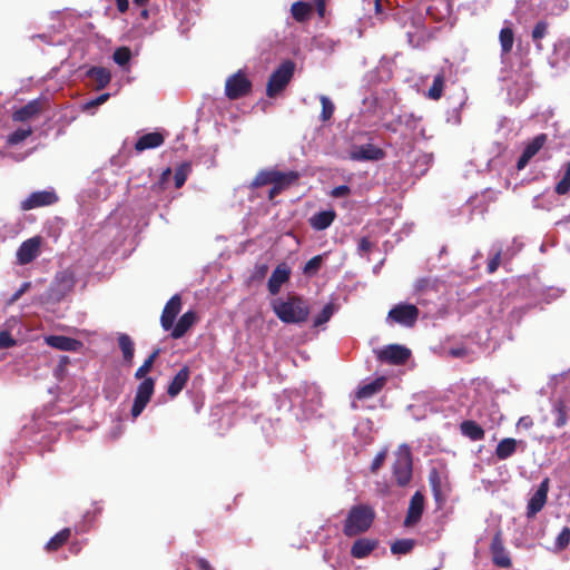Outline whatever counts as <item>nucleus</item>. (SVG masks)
I'll use <instances>...</instances> for the list:
<instances>
[{"mask_svg": "<svg viewBox=\"0 0 570 570\" xmlns=\"http://www.w3.org/2000/svg\"><path fill=\"white\" fill-rule=\"evenodd\" d=\"M272 308L279 321L285 324H302L309 316L308 304L303 297L295 294H289L286 299H274Z\"/></svg>", "mask_w": 570, "mask_h": 570, "instance_id": "nucleus-1", "label": "nucleus"}, {"mask_svg": "<svg viewBox=\"0 0 570 570\" xmlns=\"http://www.w3.org/2000/svg\"><path fill=\"white\" fill-rule=\"evenodd\" d=\"M375 510L367 504L353 505L346 515L343 524V533L347 538H353L365 533L375 520Z\"/></svg>", "mask_w": 570, "mask_h": 570, "instance_id": "nucleus-2", "label": "nucleus"}, {"mask_svg": "<svg viewBox=\"0 0 570 570\" xmlns=\"http://www.w3.org/2000/svg\"><path fill=\"white\" fill-rule=\"evenodd\" d=\"M295 71V63L292 60L283 61L269 76L266 86V96L275 98L285 90L291 82Z\"/></svg>", "mask_w": 570, "mask_h": 570, "instance_id": "nucleus-3", "label": "nucleus"}, {"mask_svg": "<svg viewBox=\"0 0 570 570\" xmlns=\"http://www.w3.org/2000/svg\"><path fill=\"white\" fill-rule=\"evenodd\" d=\"M393 475L399 487H405L412 479L413 462L411 449L406 444L399 446L392 466Z\"/></svg>", "mask_w": 570, "mask_h": 570, "instance_id": "nucleus-4", "label": "nucleus"}, {"mask_svg": "<svg viewBox=\"0 0 570 570\" xmlns=\"http://www.w3.org/2000/svg\"><path fill=\"white\" fill-rule=\"evenodd\" d=\"M253 83L245 71L238 70L230 75L225 82V95L229 100H237L252 92Z\"/></svg>", "mask_w": 570, "mask_h": 570, "instance_id": "nucleus-5", "label": "nucleus"}, {"mask_svg": "<svg viewBox=\"0 0 570 570\" xmlns=\"http://www.w3.org/2000/svg\"><path fill=\"white\" fill-rule=\"evenodd\" d=\"M419 315L420 312L415 305L401 303L390 309L387 318L405 327H412L415 325Z\"/></svg>", "mask_w": 570, "mask_h": 570, "instance_id": "nucleus-6", "label": "nucleus"}, {"mask_svg": "<svg viewBox=\"0 0 570 570\" xmlns=\"http://www.w3.org/2000/svg\"><path fill=\"white\" fill-rule=\"evenodd\" d=\"M155 391V380L146 377L137 387L131 407L132 419H137L149 403Z\"/></svg>", "mask_w": 570, "mask_h": 570, "instance_id": "nucleus-7", "label": "nucleus"}, {"mask_svg": "<svg viewBox=\"0 0 570 570\" xmlns=\"http://www.w3.org/2000/svg\"><path fill=\"white\" fill-rule=\"evenodd\" d=\"M59 196L53 189L38 190L31 193L20 203V208L28 212L35 208L51 206L58 203Z\"/></svg>", "mask_w": 570, "mask_h": 570, "instance_id": "nucleus-8", "label": "nucleus"}, {"mask_svg": "<svg viewBox=\"0 0 570 570\" xmlns=\"http://www.w3.org/2000/svg\"><path fill=\"white\" fill-rule=\"evenodd\" d=\"M49 108V100L47 98H37L30 100L28 104L17 109L12 114V120L24 122L38 117L43 110Z\"/></svg>", "mask_w": 570, "mask_h": 570, "instance_id": "nucleus-9", "label": "nucleus"}, {"mask_svg": "<svg viewBox=\"0 0 570 570\" xmlns=\"http://www.w3.org/2000/svg\"><path fill=\"white\" fill-rule=\"evenodd\" d=\"M410 357L411 350L399 344L387 345L377 353V358L381 362L392 365H403Z\"/></svg>", "mask_w": 570, "mask_h": 570, "instance_id": "nucleus-10", "label": "nucleus"}, {"mask_svg": "<svg viewBox=\"0 0 570 570\" xmlns=\"http://www.w3.org/2000/svg\"><path fill=\"white\" fill-rule=\"evenodd\" d=\"M429 483L439 508H442L446 501L450 487L445 478H443L438 469H432L429 473Z\"/></svg>", "mask_w": 570, "mask_h": 570, "instance_id": "nucleus-11", "label": "nucleus"}, {"mask_svg": "<svg viewBox=\"0 0 570 570\" xmlns=\"http://www.w3.org/2000/svg\"><path fill=\"white\" fill-rule=\"evenodd\" d=\"M41 238L39 236L31 237L21 243L17 250V262L19 265L30 264L40 253Z\"/></svg>", "mask_w": 570, "mask_h": 570, "instance_id": "nucleus-12", "label": "nucleus"}, {"mask_svg": "<svg viewBox=\"0 0 570 570\" xmlns=\"http://www.w3.org/2000/svg\"><path fill=\"white\" fill-rule=\"evenodd\" d=\"M548 140V136L546 134L537 135L531 141H529L521 156L517 161L518 170L523 169L529 161L540 151V149L544 146Z\"/></svg>", "mask_w": 570, "mask_h": 570, "instance_id": "nucleus-13", "label": "nucleus"}, {"mask_svg": "<svg viewBox=\"0 0 570 570\" xmlns=\"http://www.w3.org/2000/svg\"><path fill=\"white\" fill-rule=\"evenodd\" d=\"M490 551L492 561L495 566L501 568H510L512 566L511 558L504 548L501 532H497L491 541Z\"/></svg>", "mask_w": 570, "mask_h": 570, "instance_id": "nucleus-14", "label": "nucleus"}, {"mask_svg": "<svg viewBox=\"0 0 570 570\" xmlns=\"http://www.w3.org/2000/svg\"><path fill=\"white\" fill-rule=\"evenodd\" d=\"M75 285V273L70 269H65L56 274L52 291L56 293V297L60 299L65 295L72 292Z\"/></svg>", "mask_w": 570, "mask_h": 570, "instance_id": "nucleus-15", "label": "nucleus"}, {"mask_svg": "<svg viewBox=\"0 0 570 570\" xmlns=\"http://www.w3.org/2000/svg\"><path fill=\"white\" fill-rule=\"evenodd\" d=\"M423 511L424 495L420 491H416L410 500L406 517L404 520V525L412 527L416 524L421 520Z\"/></svg>", "mask_w": 570, "mask_h": 570, "instance_id": "nucleus-16", "label": "nucleus"}, {"mask_svg": "<svg viewBox=\"0 0 570 570\" xmlns=\"http://www.w3.org/2000/svg\"><path fill=\"white\" fill-rule=\"evenodd\" d=\"M181 309V298L179 295H174L165 305L160 323L164 330L168 331L174 326V322Z\"/></svg>", "mask_w": 570, "mask_h": 570, "instance_id": "nucleus-17", "label": "nucleus"}, {"mask_svg": "<svg viewBox=\"0 0 570 570\" xmlns=\"http://www.w3.org/2000/svg\"><path fill=\"white\" fill-rule=\"evenodd\" d=\"M549 479L546 478L537 489L535 493L531 497L528 503V517L535 515L538 512L542 510L547 502L548 492H549Z\"/></svg>", "mask_w": 570, "mask_h": 570, "instance_id": "nucleus-18", "label": "nucleus"}, {"mask_svg": "<svg viewBox=\"0 0 570 570\" xmlns=\"http://www.w3.org/2000/svg\"><path fill=\"white\" fill-rule=\"evenodd\" d=\"M351 159L356 161L364 160H381L384 158L385 153L380 147H376L372 144H365L355 147L351 154Z\"/></svg>", "mask_w": 570, "mask_h": 570, "instance_id": "nucleus-19", "label": "nucleus"}, {"mask_svg": "<svg viewBox=\"0 0 570 570\" xmlns=\"http://www.w3.org/2000/svg\"><path fill=\"white\" fill-rule=\"evenodd\" d=\"M48 346L59 351L77 352L83 346L82 342L63 335H49L45 337Z\"/></svg>", "mask_w": 570, "mask_h": 570, "instance_id": "nucleus-20", "label": "nucleus"}, {"mask_svg": "<svg viewBox=\"0 0 570 570\" xmlns=\"http://www.w3.org/2000/svg\"><path fill=\"white\" fill-rule=\"evenodd\" d=\"M291 272L285 264L278 265L272 273L267 287L272 295L279 293L281 287L284 283L289 279Z\"/></svg>", "mask_w": 570, "mask_h": 570, "instance_id": "nucleus-21", "label": "nucleus"}, {"mask_svg": "<svg viewBox=\"0 0 570 570\" xmlns=\"http://www.w3.org/2000/svg\"><path fill=\"white\" fill-rule=\"evenodd\" d=\"M379 541L375 539L361 538L354 541L351 548V556L355 559H364L368 557L377 547Z\"/></svg>", "mask_w": 570, "mask_h": 570, "instance_id": "nucleus-22", "label": "nucleus"}, {"mask_svg": "<svg viewBox=\"0 0 570 570\" xmlns=\"http://www.w3.org/2000/svg\"><path fill=\"white\" fill-rule=\"evenodd\" d=\"M190 376V371L188 366H183L178 373L174 376L167 387V394L170 397L177 396L183 389L186 386Z\"/></svg>", "mask_w": 570, "mask_h": 570, "instance_id": "nucleus-23", "label": "nucleus"}, {"mask_svg": "<svg viewBox=\"0 0 570 570\" xmlns=\"http://www.w3.org/2000/svg\"><path fill=\"white\" fill-rule=\"evenodd\" d=\"M165 141V137L161 132L154 131L142 135L135 144V149L141 153L146 149L157 148Z\"/></svg>", "mask_w": 570, "mask_h": 570, "instance_id": "nucleus-24", "label": "nucleus"}, {"mask_svg": "<svg viewBox=\"0 0 570 570\" xmlns=\"http://www.w3.org/2000/svg\"><path fill=\"white\" fill-rule=\"evenodd\" d=\"M195 321H196L195 312L188 311V312L184 313L180 316V318L178 320V322L176 323V325L171 327L173 328L171 334H170L171 337L173 338L183 337L188 332V330L193 326Z\"/></svg>", "mask_w": 570, "mask_h": 570, "instance_id": "nucleus-25", "label": "nucleus"}, {"mask_svg": "<svg viewBox=\"0 0 570 570\" xmlns=\"http://www.w3.org/2000/svg\"><path fill=\"white\" fill-rule=\"evenodd\" d=\"M386 379L384 376L377 377L374 381L360 386L355 393L356 399L365 400L377 394L385 385Z\"/></svg>", "mask_w": 570, "mask_h": 570, "instance_id": "nucleus-26", "label": "nucleus"}, {"mask_svg": "<svg viewBox=\"0 0 570 570\" xmlns=\"http://www.w3.org/2000/svg\"><path fill=\"white\" fill-rule=\"evenodd\" d=\"M335 217H336V214L334 210H332V209L331 210H322V212L314 214L309 218V225L315 230H324L332 225Z\"/></svg>", "mask_w": 570, "mask_h": 570, "instance_id": "nucleus-27", "label": "nucleus"}, {"mask_svg": "<svg viewBox=\"0 0 570 570\" xmlns=\"http://www.w3.org/2000/svg\"><path fill=\"white\" fill-rule=\"evenodd\" d=\"M461 433L469 438L471 441H481L485 436V432L481 425H479L475 421L465 420L460 424Z\"/></svg>", "mask_w": 570, "mask_h": 570, "instance_id": "nucleus-28", "label": "nucleus"}, {"mask_svg": "<svg viewBox=\"0 0 570 570\" xmlns=\"http://www.w3.org/2000/svg\"><path fill=\"white\" fill-rule=\"evenodd\" d=\"M87 76L95 81L96 88L101 90L108 86L111 80V73L107 68L92 67L87 71Z\"/></svg>", "mask_w": 570, "mask_h": 570, "instance_id": "nucleus-29", "label": "nucleus"}, {"mask_svg": "<svg viewBox=\"0 0 570 570\" xmlns=\"http://www.w3.org/2000/svg\"><path fill=\"white\" fill-rule=\"evenodd\" d=\"M299 178L301 174L298 171L289 170L287 173H283L276 170L273 185L277 186L282 190H285L291 186L296 185Z\"/></svg>", "mask_w": 570, "mask_h": 570, "instance_id": "nucleus-30", "label": "nucleus"}, {"mask_svg": "<svg viewBox=\"0 0 570 570\" xmlns=\"http://www.w3.org/2000/svg\"><path fill=\"white\" fill-rule=\"evenodd\" d=\"M518 441L513 438L502 439L495 449V456L503 461L511 458L517 452Z\"/></svg>", "mask_w": 570, "mask_h": 570, "instance_id": "nucleus-31", "label": "nucleus"}, {"mask_svg": "<svg viewBox=\"0 0 570 570\" xmlns=\"http://www.w3.org/2000/svg\"><path fill=\"white\" fill-rule=\"evenodd\" d=\"M415 293L417 295H425L428 293H438L440 289V281L438 278L422 277L415 282Z\"/></svg>", "mask_w": 570, "mask_h": 570, "instance_id": "nucleus-32", "label": "nucleus"}, {"mask_svg": "<svg viewBox=\"0 0 570 570\" xmlns=\"http://www.w3.org/2000/svg\"><path fill=\"white\" fill-rule=\"evenodd\" d=\"M71 537V530L69 528H63L61 531L56 533L46 544V550L48 552H53L59 550L63 544L68 542Z\"/></svg>", "mask_w": 570, "mask_h": 570, "instance_id": "nucleus-33", "label": "nucleus"}, {"mask_svg": "<svg viewBox=\"0 0 570 570\" xmlns=\"http://www.w3.org/2000/svg\"><path fill=\"white\" fill-rule=\"evenodd\" d=\"M499 41L501 46V55L505 56L512 51L514 43V32L511 27H504L500 30Z\"/></svg>", "mask_w": 570, "mask_h": 570, "instance_id": "nucleus-34", "label": "nucleus"}, {"mask_svg": "<svg viewBox=\"0 0 570 570\" xmlns=\"http://www.w3.org/2000/svg\"><path fill=\"white\" fill-rule=\"evenodd\" d=\"M312 10V6L304 1H296L291 8L292 16L297 22L306 21L311 16Z\"/></svg>", "mask_w": 570, "mask_h": 570, "instance_id": "nucleus-35", "label": "nucleus"}, {"mask_svg": "<svg viewBox=\"0 0 570 570\" xmlns=\"http://www.w3.org/2000/svg\"><path fill=\"white\" fill-rule=\"evenodd\" d=\"M276 169H263L259 170L254 179L252 180L249 187L253 189L274 184Z\"/></svg>", "mask_w": 570, "mask_h": 570, "instance_id": "nucleus-36", "label": "nucleus"}, {"mask_svg": "<svg viewBox=\"0 0 570 570\" xmlns=\"http://www.w3.org/2000/svg\"><path fill=\"white\" fill-rule=\"evenodd\" d=\"M444 85H445V73L442 70L434 76L432 86L429 88V91H428V97L432 100H439L443 95Z\"/></svg>", "mask_w": 570, "mask_h": 570, "instance_id": "nucleus-37", "label": "nucleus"}, {"mask_svg": "<svg viewBox=\"0 0 570 570\" xmlns=\"http://www.w3.org/2000/svg\"><path fill=\"white\" fill-rule=\"evenodd\" d=\"M118 345L122 352L124 360L127 363H131L135 353V345L130 336L127 334H120L118 336Z\"/></svg>", "mask_w": 570, "mask_h": 570, "instance_id": "nucleus-38", "label": "nucleus"}, {"mask_svg": "<svg viewBox=\"0 0 570 570\" xmlns=\"http://www.w3.org/2000/svg\"><path fill=\"white\" fill-rule=\"evenodd\" d=\"M554 425L562 428L568 422V407L562 400H558L553 404Z\"/></svg>", "mask_w": 570, "mask_h": 570, "instance_id": "nucleus-39", "label": "nucleus"}, {"mask_svg": "<svg viewBox=\"0 0 570 570\" xmlns=\"http://www.w3.org/2000/svg\"><path fill=\"white\" fill-rule=\"evenodd\" d=\"M160 353V348H156L145 361L144 363L137 368L135 373V377L137 380L146 379L145 376L151 371L153 365L158 357Z\"/></svg>", "mask_w": 570, "mask_h": 570, "instance_id": "nucleus-40", "label": "nucleus"}, {"mask_svg": "<svg viewBox=\"0 0 570 570\" xmlns=\"http://www.w3.org/2000/svg\"><path fill=\"white\" fill-rule=\"evenodd\" d=\"M415 546L413 539H399L391 544V552L393 554H406L410 553Z\"/></svg>", "mask_w": 570, "mask_h": 570, "instance_id": "nucleus-41", "label": "nucleus"}, {"mask_svg": "<svg viewBox=\"0 0 570 570\" xmlns=\"http://www.w3.org/2000/svg\"><path fill=\"white\" fill-rule=\"evenodd\" d=\"M32 134L31 127L27 128H18L7 137V144L9 146H16L23 140H26L28 137H30Z\"/></svg>", "mask_w": 570, "mask_h": 570, "instance_id": "nucleus-42", "label": "nucleus"}, {"mask_svg": "<svg viewBox=\"0 0 570 570\" xmlns=\"http://www.w3.org/2000/svg\"><path fill=\"white\" fill-rule=\"evenodd\" d=\"M320 102L322 105L320 118L323 122H326L332 119L335 111V105L327 96L324 95L320 96Z\"/></svg>", "mask_w": 570, "mask_h": 570, "instance_id": "nucleus-43", "label": "nucleus"}, {"mask_svg": "<svg viewBox=\"0 0 570 570\" xmlns=\"http://www.w3.org/2000/svg\"><path fill=\"white\" fill-rule=\"evenodd\" d=\"M556 194L562 196L570 191V161L564 164V174L554 187Z\"/></svg>", "mask_w": 570, "mask_h": 570, "instance_id": "nucleus-44", "label": "nucleus"}, {"mask_svg": "<svg viewBox=\"0 0 570 570\" xmlns=\"http://www.w3.org/2000/svg\"><path fill=\"white\" fill-rule=\"evenodd\" d=\"M335 311V306L333 303L326 304L323 309L315 316L313 321L314 327H318L325 323H327L333 316Z\"/></svg>", "mask_w": 570, "mask_h": 570, "instance_id": "nucleus-45", "label": "nucleus"}, {"mask_svg": "<svg viewBox=\"0 0 570 570\" xmlns=\"http://www.w3.org/2000/svg\"><path fill=\"white\" fill-rule=\"evenodd\" d=\"M112 59L114 61L124 67L126 66L130 59H131V50L128 48V47H119L115 50L114 55H112Z\"/></svg>", "mask_w": 570, "mask_h": 570, "instance_id": "nucleus-46", "label": "nucleus"}, {"mask_svg": "<svg viewBox=\"0 0 570 570\" xmlns=\"http://www.w3.org/2000/svg\"><path fill=\"white\" fill-rule=\"evenodd\" d=\"M548 22L544 21V20H540L535 23L533 30H532V33H531V37H532V40L534 42H537V47L539 49H541V45L539 43V41L546 37L547 35V31H548Z\"/></svg>", "mask_w": 570, "mask_h": 570, "instance_id": "nucleus-47", "label": "nucleus"}, {"mask_svg": "<svg viewBox=\"0 0 570 570\" xmlns=\"http://www.w3.org/2000/svg\"><path fill=\"white\" fill-rule=\"evenodd\" d=\"M322 264H323V255H316L306 262V264L303 268V273L305 275H309V276L315 275L320 271Z\"/></svg>", "mask_w": 570, "mask_h": 570, "instance_id": "nucleus-48", "label": "nucleus"}, {"mask_svg": "<svg viewBox=\"0 0 570 570\" xmlns=\"http://www.w3.org/2000/svg\"><path fill=\"white\" fill-rule=\"evenodd\" d=\"M189 170H190V166L188 164H184L179 168L176 169L175 176H174L176 188H180L184 186Z\"/></svg>", "mask_w": 570, "mask_h": 570, "instance_id": "nucleus-49", "label": "nucleus"}, {"mask_svg": "<svg viewBox=\"0 0 570 570\" xmlns=\"http://www.w3.org/2000/svg\"><path fill=\"white\" fill-rule=\"evenodd\" d=\"M570 543V528L564 527L557 537L556 546L558 550H564Z\"/></svg>", "mask_w": 570, "mask_h": 570, "instance_id": "nucleus-50", "label": "nucleus"}, {"mask_svg": "<svg viewBox=\"0 0 570 570\" xmlns=\"http://www.w3.org/2000/svg\"><path fill=\"white\" fill-rule=\"evenodd\" d=\"M386 455H387L386 449H383L375 455V458L372 461V464L370 466V470L372 473H376L382 468V465L384 464V461L386 459Z\"/></svg>", "mask_w": 570, "mask_h": 570, "instance_id": "nucleus-51", "label": "nucleus"}, {"mask_svg": "<svg viewBox=\"0 0 570 570\" xmlns=\"http://www.w3.org/2000/svg\"><path fill=\"white\" fill-rule=\"evenodd\" d=\"M267 273H268L267 264H256L252 272L250 279L252 281H261L267 275Z\"/></svg>", "mask_w": 570, "mask_h": 570, "instance_id": "nucleus-52", "label": "nucleus"}, {"mask_svg": "<svg viewBox=\"0 0 570 570\" xmlns=\"http://www.w3.org/2000/svg\"><path fill=\"white\" fill-rule=\"evenodd\" d=\"M16 340L8 331L0 332V348H9L16 345Z\"/></svg>", "mask_w": 570, "mask_h": 570, "instance_id": "nucleus-53", "label": "nucleus"}, {"mask_svg": "<svg viewBox=\"0 0 570 570\" xmlns=\"http://www.w3.org/2000/svg\"><path fill=\"white\" fill-rule=\"evenodd\" d=\"M501 263V250H498L494 256L488 262L487 271L489 274L497 272Z\"/></svg>", "mask_w": 570, "mask_h": 570, "instance_id": "nucleus-54", "label": "nucleus"}, {"mask_svg": "<svg viewBox=\"0 0 570 570\" xmlns=\"http://www.w3.org/2000/svg\"><path fill=\"white\" fill-rule=\"evenodd\" d=\"M29 288H30V283L29 282L22 283L20 288L18 291H16L12 294V296L9 298L8 304L11 305V304L16 303L26 292L29 291Z\"/></svg>", "mask_w": 570, "mask_h": 570, "instance_id": "nucleus-55", "label": "nucleus"}, {"mask_svg": "<svg viewBox=\"0 0 570 570\" xmlns=\"http://www.w3.org/2000/svg\"><path fill=\"white\" fill-rule=\"evenodd\" d=\"M350 193H351V189L348 186L340 185L332 189L331 195L333 197L340 198V197H345V196L350 195Z\"/></svg>", "mask_w": 570, "mask_h": 570, "instance_id": "nucleus-56", "label": "nucleus"}, {"mask_svg": "<svg viewBox=\"0 0 570 570\" xmlns=\"http://www.w3.org/2000/svg\"><path fill=\"white\" fill-rule=\"evenodd\" d=\"M69 363H70L69 356L61 355L59 357V361H58V364H57V367H56V374L57 375L62 374L66 371V367L68 366Z\"/></svg>", "mask_w": 570, "mask_h": 570, "instance_id": "nucleus-57", "label": "nucleus"}, {"mask_svg": "<svg viewBox=\"0 0 570 570\" xmlns=\"http://www.w3.org/2000/svg\"><path fill=\"white\" fill-rule=\"evenodd\" d=\"M373 247L372 242L367 237H362L358 242V250L362 253H370Z\"/></svg>", "mask_w": 570, "mask_h": 570, "instance_id": "nucleus-58", "label": "nucleus"}, {"mask_svg": "<svg viewBox=\"0 0 570 570\" xmlns=\"http://www.w3.org/2000/svg\"><path fill=\"white\" fill-rule=\"evenodd\" d=\"M108 98H109V94H102L99 97H97L96 99L88 101L86 104V108L97 107V106L104 104L105 101H107Z\"/></svg>", "mask_w": 570, "mask_h": 570, "instance_id": "nucleus-59", "label": "nucleus"}, {"mask_svg": "<svg viewBox=\"0 0 570 570\" xmlns=\"http://www.w3.org/2000/svg\"><path fill=\"white\" fill-rule=\"evenodd\" d=\"M198 570H215L208 560L205 558H194Z\"/></svg>", "mask_w": 570, "mask_h": 570, "instance_id": "nucleus-60", "label": "nucleus"}, {"mask_svg": "<svg viewBox=\"0 0 570 570\" xmlns=\"http://www.w3.org/2000/svg\"><path fill=\"white\" fill-rule=\"evenodd\" d=\"M117 4V9L120 13H125L129 8L128 0H115Z\"/></svg>", "mask_w": 570, "mask_h": 570, "instance_id": "nucleus-61", "label": "nucleus"}, {"mask_svg": "<svg viewBox=\"0 0 570 570\" xmlns=\"http://www.w3.org/2000/svg\"><path fill=\"white\" fill-rule=\"evenodd\" d=\"M450 354L454 357H463L466 355V350L461 347V348H451L450 350Z\"/></svg>", "mask_w": 570, "mask_h": 570, "instance_id": "nucleus-62", "label": "nucleus"}, {"mask_svg": "<svg viewBox=\"0 0 570 570\" xmlns=\"http://www.w3.org/2000/svg\"><path fill=\"white\" fill-rule=\"evenodd\" d=\"M283 190L281 188H278L277 186L275 185H272V188L269 189L268 191V198L272 200L274 199V197H276L277 195H279Z\"/></svg>", "mask_w": 570, "mask_h": 570, "instance_id": "nucleus-63", "label": "nucleus"}, {"mask_svg": "<svg viewBox=\"0 0 570 570\" xmlns=\"http://www.w3.org/2000/svg\"><path fill=\"white\" fill-rule=\"evenodd\" d=\"M527 420H528V417H521L519 421V425H523L525 428L532 425V421L529 420V422H528Z\"/></svg>", "mask_w": 570, "mask_h": 570, "instance_id": "nucleus-64", "label": "nucleus"}]
</instances>
